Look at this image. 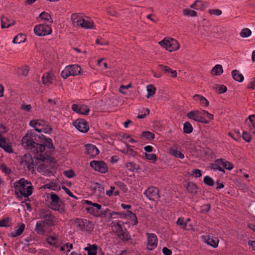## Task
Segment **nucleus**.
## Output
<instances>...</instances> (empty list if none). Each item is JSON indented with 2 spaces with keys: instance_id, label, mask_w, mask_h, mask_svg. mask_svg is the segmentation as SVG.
<instances>
[{
  "instance_id": "nucleus-1",
  "label": "nucleus",
  "mask_w": 255,
  "mask_h": 255,
  "mask_svg": "<svg viewBox=\"0 0 255 255\" xmlns=\"http://www.w3.org/2000/svg\"><path fill=\"white\" fill-rule=\"evenodd\" d=\"M21 144L23 147L34 153H42L45 146L49 149L53 148L51 138H45L43 134L38 135L32 130L28 131L22 137Z\"/></svg>"
},
{
  "instance_id": "nucleus-2",
  "label": "nucleus",
  "mask_w": 255,
  "mask_h": 255,
  "mask_svg": "<svg viewBox=\"0 0 255 255\" xmlns=\"http://www.w3.org/2000/svg\"><path fill=\"white\" fill-rule=\"evenodd\" d=\"M15 189V194L17 197H28L31 195L33 192V187L30 182L25 180L24 178L20 179L13 184Z\"/></svg>"
},
{
  "instance_id": "nucleus-3",
  "label": "nucleus",
  "mask_w": 255,
  "mask_h": 255,
  "mask_svg": "<svg viewBox=\"0 0 255 255\" xmlns=\"http://www.w3.org/2000/svg\"><path fill=\"white\" fill-rule=\"evenodd\" d=\"M85 203L87 205H92V207H88L86 210L91 214L93 215L95 217L101 218L105 217L109 213L110 210L108 209H104L102 208V206L98 203H93L90 201L86 200Z\"/></svg>"
},
{
  "instance_id": "nucleus-4",
  "label": "nucleus",
  "mask_w": 255,
  "mask_h": 255,
  "mask_svg": "<svg viewBox=\"0 0 255 255\" xmlns=\"http://www.w3.org/2000/svg\"><path fill=\"white\" fill-rule=\"evenodd\" d=\"M51 202L50 203L51 208L55 211H57L60 213L65 212L64 204L59 198L58 195L54 193L50 194Z\"/></svg>"
},
{
  "instance_id": "nucleus-5",
  "label": "nucleus",
  "mask_w": 255,
  "mask_h": 255,
  "mask_svg": "<svg viewBox=\"0 0 255 255\" xmlns=\"http://www.w3.org/2000/svg\"><path fill=\"white\" fill-rule=\"evenodd\" d=\"M81 68L78 65H70L66 66L62 71L61 75L64 79L69 76H76L81 74Z\"/></svg>"
},
{
  "instance_id": "nucleus-6",
  "label": "nucleus",
  "mask_w": 255,
  "mask_h": 255,
  "mask_svg": "<svg viewBox=\"0 0 255 255\" xmlns=\"http://www.w3.org/2000/svg\"><path fill=\"white\" fill-rule=\"evenodd\" d=\"M74 223L79 231L89 232L93 229V224L86 219L76 218L74 220Z\"/></svg>"
},
{
  "instance_id": "nucleus-7",
  "label": "nucleus",
  "mask_w": 255,
  "mask_h": 255,
  "mask_svg": "<svg viewBox=\"0 0 255 255\" xmlns=\"http://www.w3.org/2000/svg\"><path fill=\"white\" fill-rule=\"evenodd\" d=\"M40 218L43 219V222L48 226L54 225L53 220L54 217L51 214L49 209H42L39 213Z\"/></svg>"
},
{
  "instance_id": "nucleus-8",
  "label": "nucleus",
  "mask_w": 255,
  "mask_h": 255,
  "mask_svg": "<svg viewBox=\"0 0 255 255\" xmlns=\"http://www.w3.org/2000/svg\"><path fill=\"white\" fill-rule=\"evenodd\" d=\"M34 31L37 35L41 36L50 34L52 29L47 24H40L35 26Z\"/></svg>"
},
{
  "instance_id": "nucleus-9",
  "label": "nucleus",
  "mask_w": 255,
  "mask_h": 255,
  "mask_svg": "<svg viewBox=\"0 0 255 255\" xmlns=\"http://www.w3.org/2000/svg\"><path fill=\"white\" fill-rule=\"evenodd\" d=\"M116 233L118 237L123 241H128L130 239V237L128 235L127 229H124L122 225H117Z\"/></svg>"
},
{
  "instance_id": "nucleus-10",
  "label": "nucleus",
  "mask_w": 255,
  "mask_h": 255,
  "mask_svg": "<svg viewBox=\"0 0 255 255\" xmlns=\"http://www.w3.org/2000/svg\"><path fill=\"white\" fill-rule=\"evenodd\" d=\"M144 194L150 200L154 201L160 197L158 189L154 187L148 188L144 191Z\"/></svg>"
},
{
  "instance_id": "nucleus-11",
  "label": "nucleus",
  "mask_w": 255,
  "mask_h": 255,
  "mask_svg": "<svg viewBox=\"0 0 255 255\" xmlns=\"http://www.w3.org/2000/svg\"><path fill=\"white\" fill-rule=\"evenodd\" d=\"M90 166L96 171L105 173L108 171L106 163L103 161L93 160L90 162Z\"/></svg>"
},
{
  "instance_id": "nucleus-12",
  "label": "nucleus",
  "mask_w": 255,
  "mask_h": 255,
  "mask_svg": "<svg viewBox=\"0 0 255 255\" xmlns=\"http://www.w3.org/2000/svg\"><path fill=\"white\" fill-rule=\"evenodd\" d=\"M73 125L80 131L82 132H87L89 127L88 123L83 119H78L73 122Z\"/></svg>"
},
{
  "instance_id": "nucleus-13",
  "label": "nucleus",
  "mask_w": 255,
  "mask_h": 255,
  "mask_svg": "<svg viewBox=\"0 0 255 255\" xmlns=\"http://www.w3.org/2000/svg\"><path fill=\"white\" fill-rule=\"evenodd\" d=\"M21 163L29 171L34 168L33 160L30 154H25L22 157Z\"/></svg>"
},
{
  "instance_id": "nucleus-14",
  "label": "nucleus",
  "mask_w": 255,
  "mask_h": 255,
  "mask_svg": "<svg viewBox=\"0 0 255 255\" xmlns=\"http://www.w3.org/2000/svg\"><path fill=\"white\" fill-rule=\"evenodd\" d=\"M147 237V249L149 250H152L154 249L157 245V238L154 234H146Z\"/></svg>"
},
{
  "instance_id": "nucleus-15",
  "label": "nucleus",
  "mask_w": 255,
  "mask_h": 255,
  "mask_svg": "<svg viewBox=\"0 0 255 255\" xmlns=\"http://www.w3.org/2000/svg\"><path fill=\"white\" fill-rule=\"evenodd\" d=\"M158 66L167 76H170L172 78L177 77L176 71L171 69L169 67L162 64H159Z\"/></svg>"
},
{
  "instance_id": "nucleus-16",
  "label": "nucleus",
  "mask_w": 255,
  "mask_h": 255,
  "mask_svg": "<svg viewBox=\"0 0 255 255\" xmlns=\"http://www.w3.org/2000/svg\"><path fill=\"white\" fill-rule=\"evenodd\" d=\"M86 153L91 157H95L99 153V150L96 146L91 144H87L85 146Z\"/></svg>"
},
{
  "instance_id": "nucleus-17",
  "label": "nucleus",
  "mask_w": 255,
  "mask_h": 255,
  "mask_svg": "<svg viewBox=\"0 0 255 255\" xmlns=\"http://www.w3.org/2000/svg\"><path fill=\"white\" fill-rule=\"evenodd\" d=\"M1 27L2 28L9 27L11 25H14L15 21L13 19H9L7 17L1 16Z\"/></svg>"
},
{
  "instance_id": "nucleus-18",
  "label": "nucleus",
  "mask_w": 255,
  "mask_h": 255,
  "mask_svg": "<svg viewBox=\"0 0 255 255\" xmlns=\"http://www.w3.org/2000/svg\"><path fill=\"white\" fill-rule=\"evenodd\" d=\"M187 116L188 118L193 120L196 122H200L202 116L201 112L199 111H193L189 112Z\"/></svg>"
},
{
  "instance_id": "nucleus-19",
  "label": "nucleus",
  "mask_w": 255,
  "mask_h": 255,
  "mask_svg": "<svg viewBox=\"0 0 255 255\" xmlns=\"http://www.w3.org/2000/svg\"><path fill=\"white\" fill-rule=\"evenodd\" d=\"M203 238L205 240L206 243L209 245L214 248H216L218 246L219 240L217 238H214L208 235L203 236Z\"/></svg>"
},
{
  "instance_id": "nucleus-20",
  "label": "nucleus",
  "mask_w": 255,
  "mask_h": 255,
  "mask_svg": "<svg viewBox=\"0 0 255 255\" xmlns=\"http://www.w3.org/2000/svg\"><path fill=\"white\" fill-rule=\"evenodd\" d=\"M0 147L8 153L13 152V150L11 145L6 143L4 137L1 138V140L0 141Z\"/></svg>"
},
{
  "instance_id": "nucleus-21",
  "label": "nucleus",
  "mask_w": 255,
  "mask_h": 255,
  "mask_svg": "<svg viewBox=\"0 0 255 255\" xmlns=\"http://www.w3.org/2000/svg\"><path fill=\"white\" fill-rule=\"evenodd\" d=\"M25 225L23 223L15 228L14 231L10 233V236L14 238L20 235L23 232Z\"/></svg>"
},
{
  "instance_id": "nucleus-22",
  "label": "nucleus",
  "mask_w": 255,
  "mask_h": 255,
  "mask_svg": "<svg viewBox=\"0 0 255 255\" xmlns=\"http://www.w3.org/2000/svg\"><path fill=\"white\" fill-rule=\"evenodd\" d=\"M187 191L191 194H196L198 192V186L193 182H189L185 186Z\"/></svg>"
},
{
  "instance_id": "nucleus-23",
  "label": "nucleus",
  "mask_w": 255,
  "mask_h": 255,
  "mask_svg": "<svg viewBox=\"0 0 255 255\" xmlns=\"http://www.w3.org/2000/svg\"><path fill=\"white\" fill-rule=\"evenodd\" d=\"M71 19L72 23L75 26H80L83 19L82 16H79L77 13L72 14Z\"/></svg>"
},
{
  "instance_id": "nucleus-24",
  "label": "nucleus",
  "mask_w": 255,
  "mask_h": 255,
  "mask_svg": "<svg viewBox=\"0 0 255 255\" xmlns=\"http://www.w3.org/2000/svg\"><path fill=\"white\" fill-rule=\"evenodd\" d=\"M44 224H45L43 221L37 222L35 231L39 235H43L45 232L44 229Z\"/></svg>"
},
{
  "instance_id": "nucleus-25",
  "label": "nucleus",
  "mask_w": 255,
  "mask_h": 255,
  "mask_svg": "<svg viewBox=\"0 0 255 255\" xmlns=\"http://www.w3.org/2000/svg\"><path fill=\"white\" fill-rule=\"evenodd\" d=\"M52 76L49 73H46L42 77V83L46 86H49L52 83Z\"/></svg>"
},
{
  "instance_id": "nucleus-26",
  "label": "nucleus",
  "mask_w": 255,
  "mask_h": 255,
  "mask_svg": "<svg viewBox=\"0 0 255 255\" xmlns=\"http://www.w3.org/2000/svg\"><path fill=\"white\" fill-rule=\"evenodd\" d=\"M232 75L233 79L239 82L243 81L244 78L243 75L237 70H234L232 72Z\"/></svg>"
},
{
  "instance_id": "nucleus-27",
  "label": "nucleus",
  "mask_w": 255,
  "mask_h": 255,
  "mask_svg": "<svg viewBox=\"0 0 255 255\" xmlns=\"http://www.w3.org/2000/svg\"><path fill=\"white\" fill-rule=\"evenodd\" d=\"M84 250L87 251L88 255H96L97 246L95 244L92 245L89 244L88 246L86 247Z\"/></svg>"
},
{
  "instance_id": "nucleus-28",
  "label": "nucleus",
  "mask_w": 255,
  "mask_h": 255,
  "mask_svg": "<svg viewBox=\"0 0 255 255\" xmlns=\"http://www.w3.org/2000/svg\"><path fill=\"white\" fill-rule=\"evenodd\" d=\"M180 45L178 41L175 39L171 38L170 43H169V48H168V50L169 51H175L179 48Z\"/></svg>"
},
{
  "instance_id": "nucleus-29",
  "label": "nucleus",
  "mask_w": 255,
  "mask_h": 255,
  "mask_svg": "<svg viewBox=\"0 0 255 255\" xmlns=\"http://www.w3.org/2000/svg\"><path fill=\"white\" fill-rule=\"evenodd\" d=\"M126 216L129 217L130 219L131 224L134 226L138 223L136 215L130 211H127Z\"/></svg>"
},
{
  "instance_id": "nucleus-30",
  "label": "nucleus",
  "mask_w": 255,
  "mask_h": 255,
  "mask_svg": "<svg viewBox=\"0 0 255 255\" xmlns=\"http://www.w3.org/2000/svg\"><path fill=\"white\" fill-rule=\"evenodd\" d=\"M223 72V69L221 65H216L212 70L211 73L215 75H220Z\"/></svg>"
},
{
  "instance_id": "nucleus-31",
  "label": "nucleus",
  "mask_w": 255,
  "mask_h": 255,
  "mask_svg": "<svg viewBox=\"0 0 255 255\" xmlns=\"http://www.w3.org/2000/svg\"><path fill=\"white\" fill-rule=\"evenodd\" d=\"M140 138H144L148 140L153 139L155 137V135L153 133L149 131H144L141 133L140 136Z\"/></svg>"
},
{
  "instance_id": "nucleus-32",
  "label": "nucleus",
  "mask_w": 255,
  "mask_h": 255,
  "mask_svg": "<svg viewBox=\"0 0 255 255\" xmlns=\"http://www.w3.org/2000/svg\"><path fill=\"white\" fill-rule=\"evenodd\" d=\"M195 5H196L197 10H202L208 7V3L206 1L197 0L195 1Z\"/></svg>"
},
{
  "instance_id": "nucleus-33",
  "label": "nucleus",
  "mask_w": 255,
  "mask_h": 255,
  "mask_svg": "<svg viewBox=\"0 0 255 255\" xmlns=\"http://www.w3.org/2000/svg\"><path fill=\"white\" fill-rule=\"evenodd\" d=\"M170 153L171 154L174 155L176 157H178L181 159H183L184 158V154L176 149L171 148L170 150Z\"/></svg>"
},
{
  "instance_id": "nucleus-34",
  "label": "nucleus",
  "mask_w": 255,
  "mask_h": 255,
  "mask_svg": "<svg viewBox=\"0 0 255 255\" xmlns=\"http://www.w3.org/2000/svg\"><path fill=\"white\" fill-rule=\"evenodd\" d=\"M39 17L50 23H52L53 22L51 15L45 11L42 12L39 15Z\"/></svg>"
},
{
  "instance_id": "nucleus-35",
  "label": "nucleus",
  "mask_w": 255,
  "mask_h": 255,
  "mask_svg": "<svg viewBox=\"0 0 255 255\" xmlns=\"http://www.w3.org/2000/svg\"><path fill=\"white\" fill-rule=\"evenodd\" d=\"M25 40V38L24 35L19 34L16 36L13 39L12 42L14 44L20 43L24 42Z\"/></svg>"
},
{
  "instance_id": "nucleus-36",
  "label": "nucleus",
  "mask_w": 255,
  "mask_h": 255,
  "mask_svg": "<svg viewBox=\"0 0 255 255\" xmlns=\"http://www.w3.org/2000/svg\"><path fill=\"white\" fill-rule=\"evenodd\" d=\"M147 91L148 94L146 96L147 98H149L153 96L155 93L156 88L152 85H150L147 86Z\"/></svg>"
},
{
  "instance_id": "nucleus-37",
  "label": "nucleus",
  "mask_w": 255,
  "mask_h": 255,
  "mask_svg": "<svg viewBox=\"0 0 255 255\" xmlns=\"http://www.w3.org/2000/svg\"><path fill=\"white\" fill-rule=\"evenodd\" d=\"M213 89L218 90L220 94L224 93L227 90V87L223 85L216 84L213 86Z\"/></svg>"
},
{
  "instance_id": "nucleus-38",
  "label": "nucleus",
  "mask_w": 255,
  "mask_h": 255,
  "mask_svg": "<svg viewBox=\"0 0 255 255\" xmlns=\"http://www.w3.org/2000/svg\"><path fill=\"white\" fill-rule=\"evenodd\" d=\"M183 13L184 15L194 17L197 15V13L193 10L189 8H185L183 10Z\"/></svg>"
},
{
  "instance_id": "nucleus-39",
  "label": "nucleus",
  "mask_w": 255,
  "mask_h": 255,
  "mask_svg": "<svg viewBox=\"0 0 255 255\" xmlns=\"http://www.w3.org/2000/svg\"><path fill=\"white\" fill-rule=\"evenodd\" d=\"M193 130V128L191 125V124L188 122H186L184 124V127H183V131L184 132L186 133H190L192 132Z\"/></svg>"
},
{
  "instance_id": "nucleus-40",
  "label": "nucleus",
  "mask_w": 255,
  "mask_h": 255,
  "mask_svg": "<svg viewBox=\"0 0 255 255\" xmlns=\"http://www.w3.org/2000/svg\"><path fill=\"white\" fill-rule=\"evenodd\" d=\"M80 26L85 28H93L94 25L92 21H87L83 19Z\"/></svg>"
},
{
  "instance_id": "nucleus-41",
  "label": "nucleus",
  "mask_w": 255,
  "mask_h": 255,
  "mask_svg": "<svg viewBox=\"0 0 255 255\" xmlns=\"http://www.w3.org/2000/svg\"><path fill=\"white\" fill-rule=\"evenodd\" d=\"M251 34V30L248 28H243L240 33V36L243 38L249 37Z\"/></svg>"
},
{
  "instance_id": "nucleus-42",
  "label": "nucleus",
  "mask_w": 255,
  "mask_h": 255,
  "mask_svg": "<svg viewBox=\"0 0 255 255\" xmlns=\"http://www.w3.org/2000/svg\"><path fill=\"white\" fill-rule=\"evenodd\" d=\"M46 167H47V166L45 164H41L38 166V171L39 172H43V174H44V173H46V175H49V174H51L52 172H51V171L48 170L46 169Z\"/></svg>"
},
{
  "instance_id": "nucleus-43",
  "label": "nucleus",
  "mask_w": 255,
  "mask_h": 255,
  "mask_svg": "<svg viewBox=\"0 0 255 255\" xmlns=\"http://www.w3.org/2000/svg\"><path fill=\"white\" fill-rule=\"evenodd\" d=\"M200 98L201 99H200V103L201 105H205L206 106H208L209 105V102L204 97H203L202 95L196 94L194 96H193V98Z\"/></svg>"
},
{
  "instance_id": "nucleus-44",
  "label": "nucleus",
  "mask_w": 255,
  "mask_h": 255,
  "mask_svg": "<svg viewBox=\"0 0 255 255\" xmlns=\"http://www.w3.org/2000/svg\"><path fill=\"white\" fill-rule=\"evenodd\" d=\"M29 72V69L28 66H24L18 69L17 72L19 74H21L23 76H26Z\"/></svg>"
},
{
  "instance_id": "nucleus-45",
  "label": "nucleus",
  "mask_w": 255,
  "mask_h": 255,
  "mask_svg": "<svg viewBox=\"0 0 255 255\" xmlns=\"http://www.w3.org/2000/svg\"><path fill=\"white\" fill-rule=\"evenodd\" d=\"M159 43L162 47L168 50V48H169V43H170V39H167L164 38L163 40L160 41Z\"/></svg>"
},
{
  "instance_id": "nucleus-46",
  "label": "nucleus",
  "mask_w": 255,
  "mask_h": 255,
  "mask_svg": "<svg viewBox=\"0 0 255 255\" xmlns=\"http://www.w3.org/2000/svg\"><path fill=\"white\" fill-rule=\"evenodd\" d=\"M204 182L206 184L210 186H213L214 185L215 182L213 179L209 176H206L204 178Z\"/></svg>"
},
{
  "instance_id": "nucleus-47",
  "label": "nucleus",
  "mask_w": 255,
  "mask_h": 255,
  "mask_svg": "<svg viewBox=\"0 0 255 255\" xmlns=\"http://www.w3.org/2000/svg\"><path fill=\"white\" fill-rule=\"evenodd\" d=\"M79 114L87 115L90 111L89 107L86 105L80 106Z\"/></svg>"
},
{
  "instance_id": "nucleus-48",
  "label": "nucleus",
  "mask_w": 255,
  "mask_h": 255,
  "mask_svg": "<svg viewBox=\"0 0 255 255\" xmlns=\"http://www.w3.org/2000/svg\"><path fill=\"white\" fill-rule=\"evenodd\" d=\"M221 160V164L223 166V167L228 170H231L233 168V165L230 162L224 161L223 160Z\"/></svg>"
},
{
  "instance_id": "nucleus-49",
  "label": "nucleus",
  "mask_w": 255,
  "mask_h": 255,
  "mask_svg": "<svg viewBox=\"0 0 255 255\" xmlns=\"http://www.w3.org/2000/svg\"><path fill=\"white\" fill-rule=\"evenodd\" d=\"M57 241V239L55 236H50L47 239V243L51 245L55 246Z\"/></svg>"
},
{
  "instance_id": "nucleus-50",
  "label": "nucleus",
  "mask_w": 255,
  "mask_h": 255,
  "mask_svg": "<svg viewBox=\"0 0 255 255\" xmlns=\"http://www.w3.org/2000/svg\"><path fill=\"white\" fill-rule=\"evenodd\" d=\"M208 12L211 15H215L219 16L222 14V11L219 9H210L208 10Z\"/></svg>"
},
{
  "instance_id": "nucleus-51",
  "label": "nucleus",
  "mask_w": 255,
  "mask_h": 255,
  "mask_svg": "<svg viewBox=\"0 0 255 255\" xmlns=\"http://www.w3.org/2000/svg\"><path fill=\"white\" fill-rule=\"evenodd\" d=\"M115 185L120 189L122 190L124 192H126L128 190L126 185L121 181L116 182Z\"/></svg>"
},
{
  "instance_id": "nucleus-52",
  "label": "nucleus",
  "mask_w": 255,
  "mask_h": 255,
  "mask_svg": "<svg viewBox=\"0 0 255 255\" xmlns=\"http://www.w3.org/2000/svg\"><path fill=\"white\" fill-rule=\"evenodd\" d=\"M52 128L51 127L48 126L47 123L45 124V126L42 128V132L46 133H50L51 132Z\"/></svg>"
},
{
  "instance_id": "nucleus-53",
  "label": "nucleus",
  "mask_w": 255,
  "mask_h": 255,
  "mask_svg": "<svg viewBox=\"0 0 255 255\" xmlns=\"http://www.w3.org/2000/svg\"><path fill=\"white\" fill-rule=\"evenodd\" d=\"M176 224L182 227V228L183 229H185L187 225V223L184 222L183 218L181 217L179 218L178 219V220L176 222Z\"/></svg>"
},
{
  "instance_id": "nucleus-54",
  "label": "nucleus",
  "mask_w": 255,
  "mask_h": 255,
  "mask_svg": "<svg viewBox=\"0 0 255 255\" xmlns=\"http://www.w3.org/2000/svg\"><path fill=\"white\" fill-rule=\"evenodd\" d=\"M0 168L6 174H9L11 172L10 169L4 164L0 165Z\"/></svg>"
},
{
  "instance_id": "nucleus-55",
  "label": "nucleus",
  "mask_w": 255,
  "mask_h": 255,
  "mask_svg": "<svg viewBox=\"0 0 255 255\" xmlns=\"http://www.w3.org/2000/svg\"><path fill=\"white\" fill-rule=\"evenodd\" d=\"M145 157L146 159L153 161H155L157 160V157L155 154L145 153Z\"/></svg>"
},
{
  "instance_id": "nucleus-56",
  "label": "nucleus",
  "mask_w": 255,
  "mask_h": 255,
  "mask_svg": "<svg viewBox=\"0 0 255 255\" xmlns=\"http://www.w3.org/2000/svg\"><path fill=\"white\" fill-rule=\"evenodd\" d=\"M243 138L247 142H249L251 140V135L246 131H244L242 135Z\"/></svg>"
},
{
  "instance_id": "nucleus-57",
  "label": "nucleus",
  "mask_w": 255,
  "mask_h": 255,
  "mask_svg": "<svg viewBox=\"0 0 255 255\" xmlns=\"http://www.w3.org/2000/svg\"><path fill=\"white\" fill-rule=\"evenodd\" d=\"M64 175L68 178H72L75 176L74 172L70 170L64 171Z\"/></svg>"
},
{
  "instance_id": "nucleus-58",
  "label": "nucleus",
  "mask_w": 255,
  "mask_h": 255,
  "mask_svg": "<svg viewBox=\"0 0 255 255\" xmlns=\"http://www.w3.org/2000/svg\"><path fill=\"white\" fill-rule=\"evenodd\" d=\"M34 157H36V156H35ZM36 158L38 160H40L41 161H44L46 160H48V156H45L41 154V153H40L39 155H37Z\"/></svg>"
},
{
  "instance_id": "nucleus-59",
  "label": "nucleus",
  "mask_w": 255,
  "mask_h": 255,
  "mask_svg": "<svg viewBox=\"0 0 255 255\" xmlns=\"http://www.w3.org/2000/svg\"><path fill=\"white\" fill-rule=\"evenodd\" d=\"M192 174L195 177H200L202 176V171L200 169H196L192 171Z\"/></svg>"
},
{
  "instance_id": "nucleus-60",
  "label": "nucleus",
  "mask_w": 255,
  "mask_h": 255,
  "mask_svg": "<svg viewBox=\"0 0 255 255\" xmlns=\"http://www.w3.org/2000/svg\"><path fill=\"white\" fill-rule=\"evenodd\" d=\"M127 167L131 171H133L136 168V165L133 162H129L126 165Z\"/></svg>"
},
{
  "instance_id": "nucleus-61",
  "label": "nucleus",
  "mask_w": 255,
  "mask_h": 255,
  "mask_svg": "<svg viewBox=\"0 0 255 255\" xmlns=\"http://www.w3.org/2000/svg\"><path fill=\"white\" fill-rule=\"evenodd\" d=\"M21 109L25 112H29L31 109V106L30 105H22L21 106Z\"/></svg>"
},
{
  "instance_id": "nucleus-62",
  "label": "nucleus",
  "mask_w": 255,
  "mask_h": 255,
  "mask_svg": "<svg viewBox=\"0 0 255 255\" xmlns=\"http://www.w3.org/2000/svg\"><path fill=\"white\" fill-rule=\"evenodd\" d=\"M211 167L212 169H215V170H218L221 171H224V170L221 167H220L218 164H216V163L212 164Z\"/></svg>"
},
{
  "instance_id": "nucleus-63",
  "label": "nucleus",
  "mask_w": 255,
  "mask_h": 255,
  "mask_svg": "<svg viewBox=\"0 0 255 255\" xmlns=\"http://www.w3.org/2000/svg\"><path fill=\"white\" fill-rule=\"evenodd\" d=\"M248 119L250 120L251 123L252 124L253 127L255 129V115H252L250 116L248 118Z\"/></svg>"
},
{
  "instance_id": "nucleus-64",
  "label": "nucleus",
  "mask_w": 255,
  "mask_h": 255,
  "mask_svg": "<svg viewBox=\"0 0 255 255\" xmlns=\"http://www.w3.org/2000/svg\"><path fill=\"white\" fill-rule=\"evenodd\" d=\"M248 88L249 89H255V77L253 78L248 85Z\"/></svg>"
}]
</instances>
